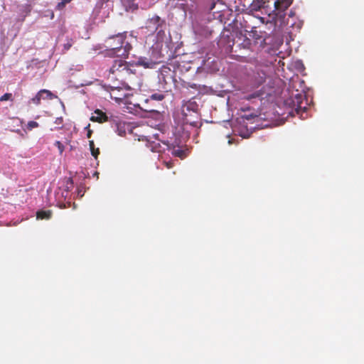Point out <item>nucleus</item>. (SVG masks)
I'll return each mask as SVG.
<instances>
[{
	"mask_svg": "<svg viewBox=\"0 0 364 364\" xmlns=\"http://www.w3.org/2000/svg\"><path fill=\"white\" fill-rule=\"evenodd\" d=\"M12 100V94L6 93L0 97V101Z\"/></svg>",
	"mask_w": 364,
	"mask_h": 364,
	"instance_id": "obj_20",
	"label": "nucleus"
},
{
	"mask_svg": "<svg viewBox=\"0 0 364 364\" xmlns=\"http://www.w3.org/2000/svg\"><path fill=\"white\" fill-rule=\"evenodd\" d=\"M90 120L92 122L103 123L108 121V117L105 112L97 109L95 110L93 115L90 117Z\"/></svg>",
	"mask_w": 364,
	"mask_h": 364,
	"instance_id": "obj_7",
	"label": "nucleus"
},
{
	"mask_svg": "<svg viewBox=\"0 0 364 364\" xmlns=\"http://www.w3.org/2000/svg\"><path fill=\"white\" fill-rule=\"evenodd\" d=\"M228 144H232V139H229V140H228Z\"/></svg>",
	"mask_w": 364,
	"mask_h": 364,
	"instance_id": "obj_27",
	"label": "nucleus"
},
{
	"mask_svg": "<svg viewBox=\"0 0 364 364\" xmlns=\"http://www.w3.org/2000/svg\"><path fill=\"white\" fill-rule=\"evenodd\" d=\"M115 92H119V90H118L117 88L112 89V92L110 93V96H111V98L115 100L117 102L121 101L125 97V95H124V94H121L119 95H114Z\"/></svg>",
	"mask_w": 364,
	"mask_h": 364,
	"instance_id": "obj_13",
	"label": "nucleus"
},
{
	"mask_svg": "<svg viewBox=\"0 0 364 364\" xmlns=\"http://www.w3.org/2000/svg\"><path fill=\"white\" fill-rule=\"evenodd\" d=\"M154 136L156 141H148L147 144V146L152 152L162 153L171 149V146L167 141L159 139V134H154Z\"/></svg>",
	"mask_w": 364,
	"mask_h": 364,
	"instance_id": "obj_3",
	"label": "nucleus"
},
{
	"mask_svg": "<svg viewBox=\"0 0 364 364\" xmlns=\"http://www.w3.org/2000/svg\"><path fill=\"white\" fill-rule=\"evenodd\" d=\"M73 186V181L71 178H68L66 181V189L69 191V189L72 188Z\"/></svg>",
	"mask_w": 364,
	"mask_h": 364,
	"instance_id": "obj_22",
	"label": "nucleus"
},
{
	"mask_svg": "<svg viewBox=\"0 0 364 364\" xmlns=\"http://www.w3.org/2000/svg\"><path fill=\"white\" fill-rule=\"evenodd\" d=\"M250 36L255 40H259L262 38V36L257 33V31H252L250 33Z\"/></svg>",
	"mask_w": 364,
	"mask_h": 364,
	"instance_id": "obj_21",
	"label": "nucleus"
},
{
	"mask_svg": "<svg viewBox=\"0 0 364 364\" xmlns=\"http://www.w3.org/2000/svg\"><path fill=\"white\" fill-rule=\"evenodd\" d=\"M73 44V39L72 38H68L67 40V42L63 44V50L65 51L68 50L72 47Z\"/></svg>",
	"mask_w": 364,
	"mask_h": 364,
	"instance_id": "obj_17",
	"label": "nucleus"
},
{
	"mask_svg": "<svg viewBox=\"0 0 364 364\" xmlns=\"http://www.w3.org/2000/svg\"><path fill=\"white\" fill-rule=\"evenodd\" d=\"M90 124H88L86 127H85V129H87V137L88 139H90L91 136H92V130L90 128Z\"/></svg>",
	"mask_w": 364,
	"mask_h": 364,
	"instance_id": "obj_23",
	"label": "nucleus"
},
{
	"mask_svg": "<svg viewBox=\"0 0 364 364\" xmlns=\"http://www.w3.org/2000/svg\"><path fill=\"white\" fill-rule=\"evenodd\" d=\"M171 154L173 156L179 157L181 159H183L186 156V151L181 149H173L171 151Z\"/></svg>",
	"mask_w": 364,
	"mask_h": 364,
	"instance_id": "obj_12",
	"label": "nucleus"
},
{
	"mask_svg": "<svg viewBox=\"0 0 364 364\" xmlns=\"http://www.w3.org/2000/svg\"><path fill=\"white\" fill-rule=\"evenodd\" d=\"M108 72L109 79L119 81L122 85L126 86L127 90L132 89L128 82L132 81L135 73L127 62L122 59L114 60Z\"/></svg>",
	"mask_w": 364,
	"mask_h": 364,
	"instance_id": "obj_1",
	"label": "nucleus"
},
{
	"mask_svg": "<svg viewBox=\"0 0 364 364\" xmlns=\"http://www.w3.org/2000/svg\"><path fill=\"white\" fill-rule=\"evenodd\" d=\"M53 97H46V95H44L41 97V99L43 100H46V99H52Z\"/></svg>",
	"mask_w": 364,
	"mask_h": 364,
	"instance_id": "obj_26",
	"label": "nucleus"
},
{
	"mask_svg": "<svg viewBox=\"0 0 364 364\" xmlns=\"http://www.w3.org/2000/svg\"><path fill=\"white\" fill-rule=\"evenodd\" d=\"M189 114L192 118H198V105L194 100L185 102L181 108V115Z\"/></svg>",
	"mask_w": 364,
	"mask_h": 364,
	"instance_id": "obj_4",
	"label": "nucleus"
},
{
	"mask_svg": "<svg viewBox=\"0 0 364 364\" xmlns=\"http://www.w3.org/2000/svg\"><path fill=\"white\" fill-rule=\"evenodd\" d=\"M304 100V95L301 94H296L295 95L294 99L292 100V103L294 104V111L296 114H300V112H306V107L302 106Z\"/></svg>",
	"mask_w": 364,
	"mask_h": 364,
	"instance_id": "obj_6",
	"label": "nucleus"
},
{
	"mask_svg": "<svg viewBox=\"0 0 364 364\" xmlns=\"http://www.w3.org/2000/svg\"><path fill=\"white\" fill-rule=\"evenodd\" d=\"M52 211L50 210H39L36 213V217H37V219H40V220H48L51 218L52 216Z\"/></svg>",
	"mask_w": 364,
	"mask_h": 364,
	"instance_id": "obj_10",
	"label": "nucleus"
},
{
	"mask_svg": "<svg viewBox=\"0 0 364 364\" xmlns=\"http://www.w3.org/2000/svg\"><path fill=\"white\" fill-rule=\"evenodd\" d=\"M181 121L183 125H191L192 127H198L199 122V117L198 118H192L191 117H189V114L187 115H182L181 117Z\"/></svg>",
	"mask_w": 364,
	"mask_h": 364,
	"instance_id": "obj_9",
	"label": "nucleus"
},
{
	"mask_svg": "<svg viewBox=\"0 0 364 364\" xmlns=\"http://www.w3.org/2000/svg\"><path fill=\"white\" fill-rule=\"evenodd\" d=\"M63 117H58L56 118L55 123L58 125H62L63 124Z\"/></svg>",
	"mask_w": 364,
	"mask_h": 364,
	"instance_id": "obj_25",
	"label": "nucleus"
},
{
	"mask_svg": "<svg viewBox=\"0 0 364 364\" xmlns=\"http://www.w3.org/2000/svg\"><path fill=\"white\" fill-rule=\"evenodd\" d=\"M44 95H46V97H53V95L50 91L48 90H41L36 95L35 97L31 99V102L35 105H39L41 101V97Z\"/></svg>",
	"mask_w": 364,
	"mask_h": 364,
	"instance_id": "obj_8",
	"label": "nucleus"
},
{
	"mask_svg": "<svg viewBox=\"0 0 364 364\" xmlns=\"http://www.w3.org/2000/svg\"><path fill=\"white\" fill-rule=\"evenodd\" d=\"M89 146H90V152H91V154L92 156L95 159H97L99 154H100V149L99 148H95V143H94V141L93 140H90L89 141Z\"/></svg>",
	"mask_w": 364,
	"mask_h": 364,
	"instance_id": "obj_11",
	"label": "nucleus"
},
{
	"mask_svg": "<svg viewBox=\"0 0 364 364\" xmlns=\"http://www.w3.org/2000/svg\"><path fill=\"white\" fill-rule=\"evenodd\" d=\"M164 95L161 93H154L151 95V99L158 101H161L164 99Z\"/></svg>",
	"mask_w": 364,
	"mask_h": 364,
	"instance_id": "obj_16",
	"label": "nucleus"
},
{
	"mask_svg": "<svg viewBox=\"0 0 364 364\" xmlns=\"http://www.w3.org/2000/svg\"><path fill=\"white\" fill-rule=\"evenodd\" d=\"M151 64V63L146 58H139L136 63V65L144 66L145 68H149Z\"/></svg>",
	"mask_w": 364,
	"mask_h": 364,
	"instance_id": "obj_14",
	"label": "nucleus"
},
{
	"mask_svg": "<svg viewBox=\"0 0 364 364\" xmlns=\"http://www.w3.org/2000/svg\"><path fill=\"white\" fill-rule=\"evenodd\" d=\"M164 20H162L159 16L154 15L146 21L145 28L147 30V32L153 34L157 31L158 29L164 25Z\"/></svg>",
	"mask_w": 364,
	"mask_h": 364,
	"instance_id": "obj_5",
	"label": "nucleus"
},
{
	"mask_svg": "<svg viewBox=\"0 0 364 364\" xmlns=\"http://www.w3.org/2000/svg\"><path fill=\"white\" fill-rule=\"evenodd\" d=\"M126 36L119 33L109 37L105 41L106 52L109 56L128 57L132 46L125 41Z\"/></svg>",
	"mask_w": 364,
	"mask_h": 364,
	"instance_id": "obj_2",
	"label": "nucleus"
},
{
	"mask_svg": "<svg viewBox=\"0 0 364 364\" xmlns=\"http://www.w3.org/2000/svg\"><path fill=\"white\" fill-rule=\"evenodd\" d=\"M72 0H60V2L58 3L57 6H56V9L58 10H61L63 9L65 5L68 3H70Z\"/></svg>",
	"mask_w": 364,
	"mask_h": 364,
	"instance_id": "obj_15",
	"label": "nucleus"
},
{
	"mask_svg": "<svg viewBox=\"0 0 364 364\" xmlns=\"http://www.w3.org/2000/svg\"><path fill=\"white\" fill-rule=\"evenodd\" d=\"M39 125H38V122H36L35 121H30V122H28L27 128L29 130H32L33 129L36 128Z\"/></svg>",
	"mask_w": 364,
	"mask_h": 364,
	"instance_id": "obj_18",
	"label": "nucleus"
},
{
	"mask_svg": "<svg viewBox=\"0 0 364 364\" xmlns=\"http://www.w3.org/2000/svg\"><path fill=\"white\" fill-rule=\"evenodd\" d=\"M245 119H250V117H249V116H245Z\"/></svg>",
	"mask_w": 364,
	"mask_h": 364,
	"instance_id": "obj_28",
	"label": "nucleus"
},
{
	"mask_svg": "<svg viewBox=\"0 0 364 364\" xmlns=\"http://www.w3.org/2000/svg\"><path fill=\"white\" fill-rule=\"evenodd\" d=\"M55 146L58 147L60 154L61 155L65 149L64 145L60 141H56L55 142Z\"/></svg>",
	"mask_w": 364,
	"mask_h": 364,
	"instance_id": "obj_19",
	"label": "nucleus"
},
{
	"mask_svg": "<svg viewBox=\"0 0 364 364\" xmlns=\"http://www.w3.org/2000/svg\"><path fill=\"white\" fill-rule=\"evenodd\" d=\"M167 168H171L173 166V162L172 161L164 162Z\"/></svg>",
	"mask_w": 364,
	"mask_h": 364,
	"instance_id": "obj_24",
	"label": "nucleus"
}]
</instances>
